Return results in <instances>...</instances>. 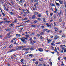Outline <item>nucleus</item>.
Instances as JSON below:
<instances>
[{
    "label": "nucleus",
    "mask_w": 66,
    "mask_h": 66,
    "mask_svg": "<svg viewBox=\"0 0 66 66\" xmlns=\"http://www.w3.org/2000/svg\"><path fill=\"white\" fill-rule=\"evenodd\" d=\"M19 3H22V0H21L19 2Z\"/></svg>",
    "instance_id": "39"
},
{
    "label": "nucleus",
    "mask_w": 66,
    "mask_h": 66,
    "mask_svg": "<svg viewBox=\"0 0 66 66\" xmlns=\"http://www.w3.org/2000/svg\"><path fill=\"white\" fill-rule=\"evenodd\" d=\"M34 6L35 7V9L37 10V7H36V4H34Z\"/></svg>",
    "instance_id": "19"
},
{
    "label": "nucleus",
    "mask_w": 66,
    "mask_h": 66,
    "mask_svg": "<svg viewBox=\"0 0 66 66\" xmlns=\"http://www.w3.org/2000/svg\"><path fill=\"white\" fill-rule=\"evenodd\" d=\"M50 15L51 16H52V15H53V13H51L50 14Z\"/></svg>",
    "instance_id": "41"
},
{
    "label": "nucleus",
    "mask_w": 66,
    "mask_h": 66,
    "mask_svg": "<svg viewBox=\"0 0 66 66\" xmlns=\"http://www.w3.org/2000/svg\"><path fill=\"white\" fill-rule=\"evenodd\" d=\"M43 21H45V19L44 18H43Z\"/></svg>",
    "instance_id": "45"
},
{
    "label": "nucleus",
    "mask_w": 66,
    "mask_h": 66,
    "mask_svg": "<svg viewBox=\"0 0 66 66\" xmlns=\"http://www.w3.org/2000/svg\"><path fill=\"white\" fill-rule=\"evenodd\" d=\"M30 40V42H32V38H30L29 39Z\"/></svg>",
    "instance_id": "48"
},
{
    "label": "nucleus",
    "mask_w": 66,
    "mask_h": 66,
    "mask_svg": "<svg viewBox=\"0 0 66 66\" xmlns=\"http://www.w3.org/2000/svg\"><path fill=\"white\" fill-rule=\"evenodd\" d=\"M54 52H51V53H52V54H54Z\"/></svg>",
    "instance_id": "61"
},
{
    "label": "nucleus",
    "mask_w": 66,
    "mask_h": 66,
    "mask_svg": "<svg viewBox=\"0 0 66 66\" xmlns=\"http://www.w3.org/2000/svg\"><path fill=\"white\" fill-rule=\"evenodd\" d=\"M50 5L51 6H54V4H53V3H51Z\"/></svg>",
    "instance_id": "18"
},
{
    "label": "nucleus",
    "mask_w": 66,
    "mask_h": 66,
    "mask_svg": "<svg viewBox=\"0 0 66 66\" xmlns=\"http://www.w3.org/2000/svg\"><path fill=\"white\" fill-rule=\"evenodd\" d=\"M29 20H28V21H25V23H27V22H29Z\"/></svg>",
    "instance_id": "49"
},
{
    "label": "nucleus",
    "mask_w": 66,
    "mask_h": 66,
    "mask_svg": "<svg viewBox=\"0 0 66 66\" xmlns=\"http://www.w3.org/2000/svg\"><path fill=\"white\" fill-rule=\"evenodd\" d=\"M26 46H20L18 47V49H20L21 48H26Z\"/></svg>",
    "instance_id": "2"
},
{
    "label": "nucleus",
    "mask_w": 66,
    "mask_h": 66,
    "mask_svg": "<svg viewBox=\"0 0 66 66\" xmlns=\"http://www.w3.org/2000/svg\"><path fill=\"white\" fill-rule=\"evenodd\" d=\"M25 39H26V40H28V38H25L23 37V40H22V42H23V43H27V41L26 40H25Z\"/></svg>",
    "instance_id": "1"
},
{
    "label": "nucleus",
    "mask_w": 66,
    "mask_h": 66,
    "mask_svg": "<svg viewBox=\"0 0 66 66\" xmlns=\"http://www.w3.org/2000/svg\"><path fill=\"white\" fill-rule=\"evenodd\" d=\"M57 12V10H55V11H54V13H56Z\"/></svg>",
    "instance_id": "36"
},
{
    "label": "nucleus",
    "mask_w": 66,
    "mask_h": 66,
    "mask_svg": "<svg viewBox=\"0 0 66 66\" xmlns=\"http://www.w3.org/2000/svg\"><path fill=\"white\" fill-rule=\"evenodd\" d=\"M44 30L45 31H48V29H44Z\"/></svg>",
    "instance_id": "55"
},
{
    "label": "nucleus",
    "mask_w": 66,
    "mask_h": 66,
    "mask_svg": "<svg viewBox=\"0 0 66 66\" xmlns=\"http://www.w3.org/2000/svg\"><path fill=\"white\" fill-rule=\"evenodd\" d=\"M53 17H54V19H55V18H56V16H55V15H54V16H53Z\"/></svg>",
    "instance_id": "53"
},
{
    "label": "nucleus",
    "mask_w": 66,
    "mask_h": 66,
    "mask_svg": "<svg viewBox=\"0 0 66 66\" xmlns=\"http://www.w3.org/2000/svg\"><path fill=\"white\" fill-rule=\"evenodd\" d=\"M24 61V59H22L20 60V61L22 63V62H23Z\"/></svg>",
    "instance_id": "17"
},
{
    "label": "nucleus",
    "mask_w": 66,
    "mask_h": 66,
    "mask_svg": "<svg viewBox=\"0 0 66 66\" xmlns=\"http://www.w3.org/2000/svg\"><path fill=\"white\" fill-rule=\"evenodd\" d=\"M60 46V47L61 49H62V50H63V48H65L64 47H63V45H61V46Z\"/></svg>",
    "instance_id": "28"
},
{
    "label": "nucleus",
    "mask_w": 66,
    "mask_h": 66,
    "mask_svg": "<svg viewBox=\"0 0 66 66\" xmlns=\"http://www.w3.org/2000/svg\"><path fill=\"white\" fill-rule=\"evenodd\" d=\"M44 33H45V31L42 32L41 33H40V35H42L44 34Z\"/></svg>",
    "instance_id": "13"
},
{
    "label": "nucleus",
    "mask_w": 66,
    "mask_h": 66,
    "mask_svg": "<svg viewBox=\"0 0 66 66\" xmlns=\"http://www.w3.org/2000/svg\"><path fill=\"white\" fill-rule=\"evenodd\" d=\"M17 20H14V21L13 23H17Z\"/></svg>",
    "instance_id": "22"
},
{
    "label": "nucleus",
    "mask_w": 66,
    "mask_h": 66,
    "mask_svg": "<svg viewBox=\"0 0 66 66\" xmlns=\"http://www.w3.org/2000/svg\"><path fill=\"white\" fill-rule=\"evenodd\" d=\"M39 51H40V52H42L44 51V50L43 49H42L41 48H40L39 49H38Z\"/></svg>",
    "instance_id": "7"
},
{
    "label": "nucleus",
    "mask_w": 66,
    "mask_h": 66,
    "mask_svg": "<svg viewBox=\"0 0 66 66\" xmlns=\"http://www.w3.org/2000/svg\"><path fill=\"white\" fill-rule=\"evenodd\" d=\"M11 28H8L6 29V31H10V30H11Z\"/></svg>",
    "instance_id": "5"
},
{
    "label": "nucleus",
    "mask_w": 66,
    "mask_h": 66,
    "mask_svg": "<svg viewBox=\"0 0 66 66\" xmlns=\"http://www.w3.org/2000/svg\"><path fill=\"white\" fill-rule=\"evenodd\" d=\"M55 37H56V38H59L60 37H59V36H57L56 35H55Z\"/></svg>",
    "instance_id": "33"
},
{
    "label": "nucleus",
    "mask_w": 66,
    "mask_h": 66,
    "mask_svg": "<svg viewBox=\"0 0 66 66\" xmlns=\"http://www.w3.org/2000/svg\"><path fill=\"white\" fill-rule=\"evenodd\" d=\"M10 14L11 15H12L13 14V12H10Z\"/></svg>",
    "instance_id": "50"
},
{
    "label": "nucleus",
    "mask_w": 66,
    "mask_h": 66,
    "mask_svg": "<svg viewBox=\"0 0 66 66\" xmlns=\"http://www.w3.org/2000/svg\"><path fill=\"white\" fill-rule=\"evenodd\" d=\"M18 18H22L21 16H18Z\"/></svg>",
    "instance_id": "63"
},
{
    "label": "nucleus",
    "mask_w": 66,
    "mask_h": 66,
    "mask_svg": "<svg viewBox=\"0 0 66 66\" xmlns=\"http://www.w3.org/2000/svg\"><path fill=\"white\" fill-rule=\"evenodd\" d=\"M2 14H3V16H5V14L3 13V12H2Z\"/></svg>",
    "instance_id": "37"
},
{
    "label": "nucleus",
    "mask_w": 66,
    "mask_h": 66,
    "mask_svg": "<svg viewBox=\"0 0 66 66\" xmlns=\"http://www.w3.org/2000/svg\"><path fill=\"white\" fill-rule=\"evenodd\" d=\"M16 51V50L15 49H12L10 50V52H12L13 51Z\"/></svg>",
    "instance_id": "4"
},
{
    "label": "nucleus",
    "mask_w": 66,
    "mask_h": 66,
    "mask_svg": "<svg viewBox=\"0 0 66 66\" xmlns=\"http://www.w3.org/2000/svg\"><path fill=\"white\" fill-rule=\"evenodd\" d=\"M28 55H29V56H31V57H33V54H29Z\"/></svg>",
    "instance_id": "31"
},
{
    "label": "nucleus",
    "mask_w": 66,
    "mask_h": 66,
    "mask_svg": "<svg viewBox=\"0 0 66 66\" xmlns=\"http://www.w3.org/2000/svg\"><path fill=\"white\" fill-rule=\"evenodd\" d=\"M42 16V15L40 14H38L37 15V16L38 17H40Z\"/></svg>",
    "instance_id": "6"
},
{
    "label": "nucleus",
    "mask_w": 66,
    "mask_h": 66,
    "mask_svg": "<svg viewBox=\"0 0 66 66\" xmlns=\"http://www.w3.org/2000/svg\"><path fill=\"white\" fill-rule=\"evenodd\" d=\"M40 39H43V37L41 36L40 37Z\"/></svg>",
    "instance_id": "58"
},
{
    "label": "nucleus",
    "mask_w": 66,
    "mask_h": 66,
    "mask_svg": "<svg viewBox=\"0 0 66 66\" xmlns=\"http://www.w3.org/2000/svg\"><path fill=\"white\" fill-rule=\"evenodd\" d=\"M13 6L14 7H16V5H15L14 4H13Z\"/></svg>",
    "instance_id": "54"
},
{
    "label": "nucleus",
    "mask_w": 66,
    "mask_h": 66,
    "mask_svg": "<svg viewBox=\"0 0 66 66\" xmlns=\"http://www.w3.org/2000/svg\"><path fill=\"white\" fill-rule=\"evenodd\" d=\"M59 2L60 3V4H62L63 3V2H62L61 0H60Z\"/></svg>",
    "instance_id": "14"
},
{
    "label": "nucleus",
    "mask_w": 66,
    "mask_h": 66,
    "mask_svg": "<svg viewBox=\"0 0 66 66\" xmlns=\"http://www.w3.org/2000/svg\"><path fill=\"white\" fill-rule=\"evenodd\" d=\"M51 25H52V24H51L50 25H49L48 24L47 26L48 27H51Z\"/></svg>",
    "instance_id": "34"
},
{
    "label": "nucleus",
    "mask_w": 66,
    "mask_h": 66,
    "mask_svg": "<svg viewBox=\"0 0 66 66\" xmlns=\"http://www.w3.org/2000/svg\"><path fill=\"white\" fill-rule=\"evenodd\" d=\"M7 38H10V36H8L7 37Z\"/></svg>",
    "instance_id": "59"
},
{
    "label": "nucleus",
    "mask_w": 66,
    "mask_h": 66,
    "mask_svg": "<svg viewBox=\"0 0 66 66\" xmlns=\"http://www.w3.org/2000/svg\"><path fill=\"white\" fill-rule=\"evenodd\" d=\"M39 61L40 62H42L43 61V60L42 58H41L40 59H39Z\"/></svg>",
    "instance_id": "25"
},
{
    "label": "nucleus",
    "mask_w": 66,
    "mask_h": 66,
    "mask_svg": "<svg viewBox=\"0 0 66 66\" xmlns=\"http://www.w3.org/2000/svg\"><path fill=\"white\" fill-rule=\"evenodd\" d=\"M35 18V15H34L32 16L31 18L32 19H34Z\"/></svg>",
    "instance_id": "12"
},
{
    "label": "nucleus",
    "mask_w": 66,
    "mask_h": 66,
    "mask_svg": "<svg viewBox=\"0 0 66 66\" xmlns=\"http://www.w3.org/2000/svg\"><path fill=\"white\" fill-rule=\"evenodd\" d=\"M56 24V22H55L54 24V26H55Z\"/></svg>",
    "instance_id": "44"
},
{
    "label": "nucleus",
    "mask_w": 66,
    "mask_h": 66,
    "mask_svg": "<svg viewBox=\"0 0 66 66\" xmlns=\"http://www.w3.org/2000/svg\"><path fill=\"white\" fill-rule=\"evenodd\" d=\"M64 50V52H66V48H63V50Z\"/></svg>",
    "instance_id": "9"
},
{
    "label": "nucleus",
    "mask_w": 66,
    "mask_h": 66,
    "mask_svg": "<svg viewBox=\"0 0 66 66\" xmlns=\"http://www.w3.org/2000/svg\"><path fill=\"white\" fill-rule=\"evenodd\" d=\"M38 63V62L36 61L35 62V64H36V65H37Z\"/></svg>",
    "instance_id": "42"
},
{
    "label": "nucleus",
    "mask_w": 66,
    "mask_h": 66,
    "mask_svg": "<svg viewBox=\"0 0 66 66\" xmlns=\"http://www.w3.org/2000/svg\"><path fill=\"white\" fill-rule=\"evenodd\" d=\"M41 28L42 29H44V28H45L44 26V25H42V26H41Z\"/></svg>",
    "instance_id": "24"
},
{
    "label": "nucleus",
    "mask_w": 66,
    "mask_h": 66,
    "mask_svg": "<svg viewBox=\"0 0 66 66\" xmlns=\"http://www.w3.org/2000/svg\"><path fill=\"white\" fill-rule=\"evenodd\" d=\"M30 43L31 45H34V43H33L32 41L30 42Z\"/></svg>",
    "instance_id": "21"
},
{
    "label": "nucleus",
    "mask_w": 66,
    "mask_h": 66,
    "mask_svg": "<svg viewBox=\"0 0 66 66\" xmlns=\"http://www.w3.org/2000/svg\"><path fill=\"white\" fill-rule=\"evenodd\" d=\"M7 18H4L3 20H7Z\"/></svg>",
    "instance_id": "62"
},
{
    "label": "nucleus",
    "mask_w": 66,
    "mask_h": 66,
    "mask_svg": "<svg viewBox=\"0 0 66 66\" xmlns=\"http://www.w3.org/2000/svg\"><path fill=\"white\" fill-rule=\"evenodd\" d=\"M14 44H15H15H17V43H16V41H14Z\"/></svg>",
    "instance_id": "57"
},
{
    "label": "nucleus",
    "mask_w": 66,
    "mask_h": 66,
    "mask_svg": "<svg viewBox=\"0 0 66 66\" xmlns=\"http://www.w3.org/2000/svg\"><path fill=\"white\" fill-rule=\"evenodd\" d=\"M57 28H56L55 29V31H57Z\"/></svg>",
    "instance_id": "60"
},
{
    "label": "nucleus",
    "mask_w": 66,
    "mask_h": 66,
    "mask_svg": "<svg viewBox=\"0 0 66 66\" xmlns=\"http://www.w3.org/2000/svg\"><path fill=\"white\" fill-rule=\"evenodd\" d=\"M37 36H38V37H39V36H40V35H39V34H38L37 35Z\"/></svg>",
    "instance_id": "51"
},
{
    "label": "nucleus",
    "mask_w": 66,
    "mask_h": 66,
    "mask_svg": "<svg viewBox=\"0 0 66 66\" xmlns=\"http://www.w3.org/2000/svg\"><path fill=\"white\" fill-rule=\"evenodd\" d=\"M55 50H54V51L55 52L56 51H57V49H56V47H55Z\"/></svg>",
    "instance_id": "40"
},
{
    "label": "nucleus",
    "mask_w": 66,
    "mask_h": 66,
    "mask_svg": "<svg viewBox=\"0 0 66 66\" xmlns=\"http://www.w3.org/2000/svg\"><path fill=\"white\" fill-rule=\"evenodd\" d=\"M26 11H27V13H30V11H29V10H28L27 9H26Z\"/></svg>",
    "instance_id": "38"
},
{
    "label": "nucleus",
    "mask_w": 66,
    "mask_h": 66,
    "mask_svg": "<svg viewBox=\"0 0 66 66\" xmlns=\"http://www.w3.org/2000/svg\"><path fill=\"white\" fill-rule=\"evenodd\" d=\"M62 37H65V35L64 34H63L62 36Z\"/></svg>",
    "instance_id": "56"
},
{
    "label": "nucleus",
    "mask_w": 66,
    "mask_h": 66,
    "mask_svg": "<svg viewBox=\"0 0 66 66\" xmlns=\"http://www.w3.org/2000/svg\"><path fill=\"white\" fill-rule=\"evenodd\" d=\"M0 2L2 4H3V3H4L3 2H2V1L1 0L0 1Z\"/></svg>",
    "instance_id": "29"
},
{
    "label": "nucleus",
    "mask_w": 66,
    "mask_h": 66,
    "mask_svg": "<svg viewBox=\"0 0 66 66\" xmlns=\"http://www.w3.org/2000/svg\"><path fill=\"white\" fill-rule=\"evenodd\" d=\"M53 19H51V20L50 21V22H52V21H53Z\"/></svg>",
    "instance_id": "64"
},
{
    "label": "nucleus",
    "mask_w": 66,
    "mask_h": 66,
    "mask_svg": "<svg viewBox=\"0 0 66 66\" xmlns=\"http://www.w3.org/2000/svg\"><path fill=\"white\" fill-rule=\"evenodd\" d=\"M60 52H61L62 53H64V51L62 50H61Z\"/></svg>",
    "instance_id": "43"
},
{
    "label": "nucleus",
    "mask_w": 66,
    "mask_h": 66,
    "mask_svg": "<svg viewBox=\"0 0 66 66\" xmlns=\"http://www.w3.org/2000/svg\"><path fill=\"white\" fill-rule=\"evenodd\" d=\"M62 19H61V18H60L59 19V22H62Z\"/></svg>",
    "instance_id": "27"
},
{
    "label": "nucleus",
    "mask_w": 66,
    "mask_h": 66,
    "mask_svg": "<svg viewBox=\"0 0 66 66\" xmlns=\"http://www.w3.org/2000/svg\"><path fill=\"white\" fill-rule=\"evenodd\" d=\"M16 36H18L19 37H20V36H21V35L19 34H16Z\"/></svg>",
    "instance_id": "16"
},
{
    "label": "nucleus",
    "mask_w": 66,
    "mask_h": 66,
    "mask_svg": "<svg viewBox=\"0 0 66 66\" xmlns=\"http://www.w3.org/2000/svg\"><path fill=\"white\" fill-rule=\"evenodd\" d=\"M13 44H11L9 47V48H12V47H13Z\"/></svg>",
    "instance_id": "8"
},
{
    "label": "nucleus",
    "mask_w": 66,
    "mask_h": 66,
    "mask_svg": "<svg viewBox=\"0 0 66 66\" xmlns=\"http://www.w3.org/2000/svg\"><path fill=\"white\" fill-rule=\"evenodd\" d=\"M30 50H33L34 49V47H32L30 48Z\"/></svg>",
    "instance_id": "26"
},
{
    "label": "nucleus",
    "mask_w": 66,
    "mask_h": 66,
    "mask_svg": "<svg viewBox=\"0 0 66 66\" xmlns=\"http://www.w3.org/2000/svg\"><path fill=\"white\" fill-rule=\"evenodd\" d=\"M4 21H2V22H0V24H1V23H4Z\"/></svg>",
    "instance_id": "30"
},
{
    "label": "nucleus",
    "mask_w": 66,
    "mask_h": 66,
    "mask_svg": "<svg viewBox=\"0 0 66 66\" xmlns=\"http://www.w3.org/2000/svg\"><path fill=\"white\" fill-rule=\"evenodd\" d=\"M60 43H61V42H58L57 43H56V44H60Z\"/></svg>",
    "instance_id": "52"
},
{
    "label": "nucleus",
    "mask_w": 66,
    "mask_h": 66,
    "mask_svg": "<svg viewBox=\"0 0 66 66\" xmlns=\"http://www.w3.org/2000/svg\"><path fill=\"white\" fill-rule=\"evenodd\" d=\"M26 36V37H28V38H29V35L28 34L27 35H25Z\"/></svg>",
    "instance_id": "35"
},
{
    "label": "nucleus",
    "mask_w": 66,
    "mask_h": 66,
    "mask_svg": "<svg viewBox=\"0 0 66 66\" xmlns=\"http://www.w3.org/2000/svg\"><path fill=\"white\" fill-rule=\"evenodd\" d=\"M37 20H39V21H40L41 20H42V19H41L40 18H38L37 19Z\"/></svg>",
    "instance_id": "32"
},
{
    "label": "nucleus",
    "mask_w": 66,
    "mask_h": 66,
    "mask_svg": "<svg viewBox=\"0 0 66 66\" xmlns=\"http://www.w3.org/2000/svg\"><path fill=\"white\" fill-rule=\"evenodd\" d=\"M23 37H22V38H19L18 39H21V41H22V40H23Z\"/></svg>",
    "instance_id": "15"
},
{
    "label": "nucleus",
    "mask_w": 66,
    "mask_h": 66,
    "mask_svg": "<svg viewBox=\"0 0 66 66\" xmlns=\"http://www.w3.org/2000/svg\"><path fill=\"white\" fill-rule=\"evenodd\" d=\"M64 4L65 7H66V1L65 0L64 1Z\"/></svg>",
    "instance_id": "20"
},
{
    "label": "nucleus",
    "mask_w": 66,
    "mask_h": 66,
    "mask_svg": "<svg viewBox=\"0 0 66 66\" xmlns=\"http://www.w3.org/2000/svg\"><path fill=\"white\" fill-rule=\"evenodd\" d=\"M9 22H11V21H7V23H9Z\"/></svg>",
    "instance_id": "47"
},
{
    "label": "nucleus",
    "mask_w": 66,
    "mask_h": 66,
    "mask_svg": "<svg viewBox=\"0 0 66 66\" xmlns=\"http://www.w3.org/2000/svg\"><path fill=\"white\" fill-rule=\"evenodd\" d=\"M55 3L56 4V5H57V6H60V4L57 3L56 2H55Z\"/></svg>",
    "instance_id": "11"
},
{
    "label": "nucleus",
    "mask_w": 66,
    "mask_h": 66,
    "mask_svg": "<svg viewBox=\"0 0 66 66\" xmlns=\"http://www.w3.org/2000/svg\"><path fill=\"white\" fill-rule=\"evenodd\" d=\"M60 13H58V15L59 16H61V15H62V14H63V12H62V10H61L60 11Z\"/></svg>",
    "instance_id": "3"
},
{
    "label": "nucleus",
    "mask_w": 66,
    "mask_h": 66,
    "mask_svg": "<svg viewBox=\"0 0 66 66\" xmlns=\"http://www.w3.org/2000/svg\"><path fill=\"white\" fill-rule=\"evenodd\" d=\"M38 14V13L37 12H34V14H35V15H36Z\"/></svg>",
    "instance_id": "10"
},
{
    "label": "nucleus",
    "mask_w": 66,
    "mask_h": 66,
    "mask_svg": "<svg viewBox=\"0 0 66 66\" xmlns=\"http://www.w3.org/2000/svg\"><path fill=\"white\" fill-rule=\"evenodd\" d=\"M4 10H6V11H9V9H6V7H4Z\"/></svg>",
    "instance_id": "23"
},
{
    "label": "nucleus",
    "mask_w": 66,
    "mask_h": 66,
    "mask_svg": "<svg viewBox=\"0 0 66 66\" xmlns=\"http://www.w3.org/2000/svg\"><path fill=\"white\" fill-rule=\"evenodd\" d=\"M26 50H27V51H28V50H29L30 49L29 48H26Z\"/></svg>",
    "instance_id": "46"
}]
</instances>
